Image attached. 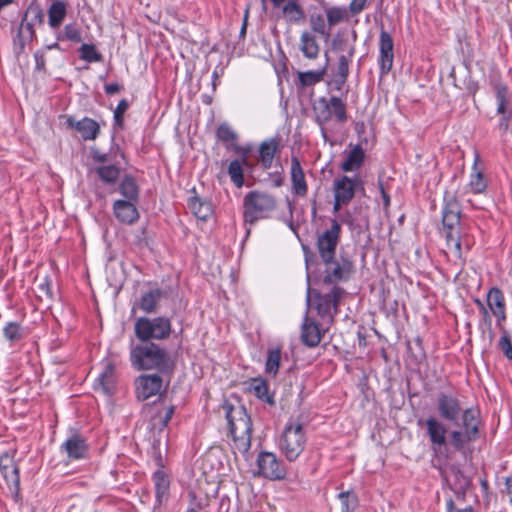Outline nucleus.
<instances>
[{
	"label": "nucleus",
	"instance_id": "1",
	"mask_svg": "<svg viewBox=\"0 0 512 512\" xmlns=\"http://www.w3.org/2000/svg\"><path fill=\"white\" fill-rule=\"evenodd\" d=\"M131 366L140 370H157L160 373L173 372L175 363L169 352L152 341H141L132 345L129 353Z\"/></svg>",
	"mask_w": 512,
	"mask_h": 512
},
{
	"label": "nucleus",
	"instance_id": "2",
	"mask_svg": "<svg viewBox=\"0 0 512 512\" xmlns=\"http://www.w3.org/2000/svg\"><path fill=\"white\" fill-rule=\"evenodd\" d=\"M442 224L449 254L464 262L461 240V205L455 193L446 191L443 197Z\"/></svg>",
	"mask_w": 512,
	"mask_h": 512
},
{
	"label": "nucleus",
	"instance_id": "3",
	"mask_svg": "<svg viewBox=\"0 0 512 512\" xmlns=\"http://www.w3.org/2000/svg\"><path fill=\"white\" fill-rule=\"evenodd\" d=\"M226 419L234 453L246 456L251 447L252 421L244 406H226Z\"/></svg>",
	"mask_w": 512,
	"mask_h": 512
},
{
	"label": "nucleus",
	"instance_id": "4",
	"mask_svg": "<svg viewBox=\"0 0 512 512\" xmlns=\"http://www.w3.org/2000/svg\"><path fill=\"white\" fill-rule=\"evenodd\" d=\"M312 111L325 142L328 140L327 126L332 122L343 124L348 119L347 104L337 96L319 97L313 102Z\"/></svg>",
	"mask_w": 512,
	"mask_h": 512
},
{
	"label": "nucleus",
	"instance_id": "5",
	"mask_svg": "<svg viewBox=\"0 0 512 512\" xmlns=\"http://www.w3.org/2000/svg\"><path fill=\"white\" fill-rule=\"evenodd\" d=\"M307 434L302 422L290 419L277 439V447L285 459L295 462L305 450Z\"/></svg>",
	"mask_w": 512,
	"mask_h": 512
},
{
	"label": "nucleus",
	"instance_id": "6",
	"mask_svg": "<svg viewBox=\"0 0 512 512\" xmlns=\"http://www.w3.org/2000/svg\"><path fill=\"white\" fill-rule=\"evenodd\" d=\"M276 199L273 195L263 191H250L243 199V219L245 224H254L259 220L267 219L276 208Z\"/></svg>",
	"mask_w": 512,
	"mask_h": 512
},
{
	"label": "nucleus",
	"instance_id": "7",
	"mask_svg": "<svg viewBox=\"0 0 512 512\" xmlns=\"http://www.w3.org/2000/svg\"><path fill=\"white\" fill-rule=\"evenodd\" d=\"M460 417V428L452 430L449 436L453 448L461 452L470 443L478 440L481 420L479 411L472 407L464 409Z\"/></svg>",
	"mask_w": 512,
	"mask_h": 512
},
{
	"label": "nucleus",
	"instance_id": "8",
	"mask_svg": "<svg viewBox=\"0 0 512 512\" xmlns=\"http://www.w3.org/2000/svg\"><path fill=\"white\" fill-rule=\"evenodd\" d=\"M417 424L425 427V432L433 454L436 457L447 459L449 457L447 426L434 416H430L425 420L419 419Z\"/></svg>",
	"mask_w": 512,
	"mask_h": 512
},
{
	"label": "nucleus",
	"instance_id": "9",
	"mask_svg": "<svg viewBox=\"0 0 512 512\" xmlns=\"http://www.w3.org/2000/svg\"><path fill=\"white\" fill-rule=\"evenodd\" d=\"M134 331L140 341L163 340L171 334V321L166 317H140L135 322Z\"/></svg>",
	"mask_w": 512,
	"mask_h": 512
},
{
	"label": "nucleus",
	"instance_id": "10",
	"mask_svg": "<svg viewBox=\"0 0 512 512\" xmlns=\"http://www.w3.org/2000/svg\"><path fill=\"white\" fill-rule=\"evenodd\" d=\"M256 466V475L271 481L283 480L287 475L285 464L273 452H259L256 458Z\"/></svg>",
	"mask_w": 512,
	"mask_h": 512
},
{
	"label": "nucleus",
	"instance_id": "11",
	"mask_svg": "<svg viewBox=\"0 0 512 512\" xmlns=\"http://www.w3.org/2000/svg\"><path fill=\"white\" fill-rule=\"evenodd\" d=\"M331 225L318 235L317 249L324 263H331L335 259L336 248L340 241L341 224L336 219H331Z\"/></svg>",
	"mask_w": 512,
	"mask_h": 512
},
{
	"label": "nucleus",
	"instance_id": "12",
	"mask_svg": "<svg viewBox=\"0 0 512 512\" xmlns=\"http://www.w3.org/2000/svg\"><path fill=\"white\" fill-rule=\"evenodd\" d=\"M43 21V10L39 6H28L19 24L14 42L23 48L35 36L34 25L42 24Z\"/></svg>",
	"mask_w": 512,
	"mask_h": 512
},
{
	"label": "nucleus",
	"instance_id": "13",
	"mask_svg": "<svg viewBox=\"0 0 512 512\" xmlns=\"http://www.w3.org/2000/svg\"><path fill=\"white\" fill-rule=\"evenodd\" d=\"M43 21V10L39 6H28L19 24L14 42L23 48L35 36L34 25L42 24Z\"/></svg>",
	"mask_w": 512,
	"mask_h": 512
},
{
	"label": "nucleus",
	"instance_id": "14",
	"mask_svg": "<svg viewBox=\"0 0 512 512\" xmlns=\"http://www.w3.org/2000/svg\"><path fill=\"white\" fill-rule=\"evenodd\" d=\"M345 291L339 286H333L327 293H317L315 295V306L318 315L322 319L333 320L338 314L339 302L344 296Z\"/></svg>",
	"mask_w": 512,
	"mask_h": 512
},
{
	"label": "nucleus",
	"instance_id": "15",
	"mask_svg": "<svg viewBox=\"0 0 512 512\" xmlns=\"http://www.w3.org/2000/svg\"><path fill=\"white\" fill-rule=\"evenodd\" d=\"M102 370L94 381L95 391H101L105 395H112L116 391L117 375L116 364L110 357L101 361Z\"/></svg>",
	"mask_w": 512,
	"mask_h": 512
},
{
	"label": "nucleus",
	"instance_id": "16",
	"mask_svg": "<svg viewBox=\"0 0 512 512\" xmlns=\"http://www.w3.org/2000/svg\"><path fill=\"white\" fill-rule=\"evenodd\" d=\"M135 395L140 401H145L162 390L163 379L158 374H141L135 379Z\"/></svg>",
	"mask_w": 512,
	"mask_h": 512
},
{
	"label": "nucleus",
	"instance_id": "17",
	"mask_svg": "<svg viewBox=\"0 0 512 512\" xmlns=\"http://www.w3.org/2000/svg\"><path fill=\"white\" fill-rule=\"evenodd\" d=\"M436 407L439 416L448 422L457 421L463 412L460 400L452 393H438Z\"/></svg>",
	"mask_w": 512,
	"mask_h": 512
},
{
	"label": "nucleus",
	"instance_id": "18",
	"mask_svg": "<svg viewBox=\"0 0 512 512\" xmlns=\"http://www.w3.org/2000/svg\"><path fill=\"white\" fill-rule=\"evenodd\" d=\"M394 43L392 36L385 31L381 30L379 36V55L378 64L381 75H387L393 66L394 61Z\"/></svg>",
	"mask_w": 512,
	"mask_h": 512
},
{
	"label": "nucleus",
	"instance_id": "19",
	"mask_svg": "<svg viewBox=\"0 0 512 512\" xmlns=\"http://www.w3.org/2000/svg\"><path fill=\"white\" fill-rule=\"evenodd\" d=\"M88 444L83 436L74 432L61 444L60 452L69 460H81L87 457Z\"/></svg>",
	"mask_w": 512,
	"mask_h": 512
},
{
	"label": "nucleus",
	"instance_id": "20",
	"mask_svg": "<svg viewBox=\"0 0 512 512\" xmlns=\"http://www.w3.org/2000/svg\"><path fill=\"white\" fill-rule=\"evenodd\" d=\"M325 265V283L333 284L339 281H347L353 272L352 262L345 258L338 261L333 259L331 263H325Z\"/></svg>",
	"mask_w": 512,
	"mask_h": 512
},
{
	"label": "nucleus",
	"instance_id": "21",
	"mask_svg": "<svg viewBox=\"0 0 512 512\" xmlns=\"http://www.w3.org/2000/svg\"><path fill=\"white\" fill-rule=\"evenodd\" d=\"M66 125L69 128L75 129L84 141H93L100 133V126L98 122L89 117L76 120L73 116H68L66 119Z\"/></svg>",
	"mask_w": 512,
	"mask_h": 512
},
{
	"label": "nucleus",
	"instance_id": "22",
	"mask_svg": "<svg viewBox=\"0 0 512 512\" xmlns=\"http://www.w3.org/2000/svg\"><path fill=\"white\" fill-rule=\"evenodd\" d=\"M359 185H361V181L357 176L349 177L342 175L335 178L333 181L334 198H339L349 203L353 199Z\"/></svg>",
	"mask_w": 512,
	"mask_h": 512
},
{
	"label": "nucleus",
	"instance_id": "23",
	"mask_svg": "<svg viewBox=\"0 0 512 512\" xmlns=\"http://www.w3.org/2000/svg\"><path fill=\"white\" fill-rule=\"evenodd\" d=\"M290 180L292 194L304 197L308 192V185L301 163L296 156L291 157Z\"/></svg>",
	"mask_w": 512,
	"mask_h": 512
},
{
	"label": "nucleus",
	"instance_id": "24",
	"mask_svg": "<svg viewBox=\"0 0 512 512\" xmlns=\"http://www.w3.org/2000/svg\"><path fill=\"white\" fill-rule=\"evenodd\" d=\"M279 8L287 24L302 25L306 22V13L299 0H285Z\"/></svg>",
	"mask_w": 512,
	"mask_h": 512
},
{
	"label": "nucleus",
	"instance_id": "25",
	"mask_svg": "<svg viewBox=\"0 0 512 512\" xmlns=\"http://www.w3.org/2000/svg\"><path fill=\"white\" fill-rule=\"evenodd\" d=\"M137 201L131 200H116L113 204V212L115 217L122 223L132 224L139 218V213L136 208Z\"/></svg>",
	"mask_w": 512,
	"mask_h": 512
},
{
	"label": "nucleus",
	"instance_id": "26",
	"mask_svg": "<svg viewBox=\"0 0 512 512\" xmlns=\"http://www.w3.org/2000/svg\"><path fill=\"white\" fill-rule=\"evenodd\" d=\"M0 471L6 483L15 491H18L20 485L19 469L12 456L4 454L0 457Z\"/></svg>",
	"mask_w": 512,
	"mask_h": 512
},
{
	"label": "nucleus",
	"instance_id": "27",
	"mask_svg": "<svg viewBox=\"0 0 512 512\" xmlns=\"http://www.w3.org/2000/svg\"><path fill=\"white\" fill-rule=\"evenodd\" d=\"M487 305L490 312L496 317L498 324L506 319V304L502 291L492 287L487 293Z\"/></svg>",
	"mask_w": 512,
	"mask_h": 512
},
{
	"label": "nucleus",
	"instance_id": "28",
	"mask_svg": "<svg viewBox=\"0 0 512 512\" xmlns=\"http://www.w3.org/2000/svg\"><path fill=\"white\" fill-rule=\"evenodd\" d=\"M281 139L272 137L264 140L259 146V162L264 169H270L273 165L274 157L280 152Z\"/></svg>",
	"mask_w": 512,
	"mask_h": 512
},
{
	"label": "nucleus",
	"instance_id": "29",
	"mask_svg": "<svg viewBox=\"0 0 512 512\" xmlns=\"http://www.w3.org/2000/svg\"><path fill=\"white\" fill-rule=\"evenodd\" d=\"M152 480L155 487V506L160 507L166 503L170 496V479L163 470L153 473Z\"/></svg>",
	"mask_w": 512,
	"mask_h": 512
},
{
	"label": "nucleus",
	"instance_id": "30",
	"mask_svg": "<svg viewBox=\"0 0 512 512\" xmlns=\"http://www.w3.org/2000/svg\"><path fill=\"white\" fill-rule=\"evenodd\" d=\"M480 163V155L478 151H474V160L471 167V173L469 177V183L468 187L470 189V192L473 194H481L484 193L487 189V181L482 173V171L479 170Z\"/></svg>",
	"mask_w": 512,
	"mask_h": 512
},
{
	"label": "nucleus",
	"instance_id": "31",
	"mask_svg": "<svg viewBox=\"0 0 512 512\" xmlns=\"http://www.w3.org/2000/svg\"><path fill=\"white\" fill-rule=\"evenodd\" d=\"M234 150L237 153H240L243 155L242 159H235L230 162L228 165L227 173L230 177V180L232 183L237 187L241 188L244 185V169L243 165L247 163L246 160V151H243V149L237 145L234 146Z\"/></svg>",
	"mask_w": 512,
	"mask_h": 512
},
{
	"label": "nucleus",
	"instance_id": "32",
	"mask_svg": "<svg viewBox=\"0 0 512 512\" xmlns=\"http://www.w3.org/2000/svg\"><path fill=\"white\" fill-rule=\"evenodd\" d=\"M299 49L307 59H316L319 56L320 46L315 34L309 30L302 31L299 40Z\"/></svg>",
	"mask_w": 512,
	"mask_h": 512
},
{
	"label": "nucleus",
	"instance_id": "33",
	"mask_svg": "<svg viewBox=\"0 0 512 512\" xmlns=\"http://www.w3.org/2000/svg\"><path fill=\"white\" fill-rule=\"evenodd\" d=\"M322 338L321 331L316 322L306 315L302 324L301 339L308 347H316Z\"/></svg>",
	"mask_w": 512,
	"mask_h": 512
},
{
	"label": "nucleus",
	"instance_id": "34",
	"mask_svg": "<svg viewBox=\"0 0 512 512\" xmlns=\"http://www.w3.org/2000/svg\"><path fill=\"white\" fill-rule=\"evenodd\" d=\"M365 151L361 145L356 144L351 147L345 160L341 164V169L344 172H353L360 169L364 162Z\"/></svg>",
	"mask_w": 512,
	"mask_h": 512
},
{
	"label": "nucleus",
	"instance_id": "35",
	"mask_svg": "<svg viewBox=\"0 0 512 512\" xmlns=\"http://www.w3.org/2000/svg\"><path fill=\"white\" fill-rule=\"evenodd\" d=\"M47 13L49 26L53 29L59 28L67 15V3L64 0H54Z\"/></svg>",
	"mask_w": 512,
	"mask_h": 512
},
{
	"label": "nucleus",
	"instance_id": "36",
	"mask_svg": "<svg viewBox=\"0 0 512 512\" xmlns=\"http://www.w3.org/2000/svg\"><path fill=\"white\" fill-rule=\"evenodd\" d=\"M249 390L263 402L273 406L275 404L274 395L270 393L269 386L263 378H253L249 384Z\"/></svg>",
	"mask_w": 512,
	"mask_h": 512
},
{
	"label": "nucleus",
	"instance_id": "37",
	"mask_svg": "<svg viewBox=\"0 0 512 512\" xmlns=\"http://www.w3.org/2000/svg\"><path fill=\"white\" fill-rule=\"evenodd\" d=\"M324 11L329 29L349 20V12L345 6H327Z\"/></svg>",
	"mask_w": 512,
	"mask_h": 512
},
{
	"label": "nucleus",
	"instance_id": "38",
	"mask_svg": "<svg viewBox=\"0 0 512 512\" xmlns=\"http://www.w3.org/2000/svg\"><path fill=\"white\" fill-rule=\"evenodd\" d=\"M188 206L194 216L200 220H207L213 213L212 204L196 196L189 199Z\"/></svg>",
	"mask_w": 512,
	"mask_h": 512
},
{
	"label": "nucleus",
	"instance_id": "39",
	"mask_svg": "<svg viewBox=\"0 0 512 512\" xmlns=\"http://www.w3.org/2000/svg\"><path fill=\"white\" fill-rule=\"evenodd\" d=\"M162 296L160 289H153L144 293L139 300V308L145 313H153Z\"/></svg>",
	"mask_w": 512,
	"mask_h": 512
},
{
	"label": "nucleus",
	"instance_id": "40",
	"mask_svg": "<svg viewBox=\"0 0 512 512\" xmlns=\"http://www.w3.org/2000/svg\"><path fill=\"white\" fill-rule=\"evenodd\" d=\"M173 414L174 406L172 405L157 408V413L151 419L153 428H157L159 430L164 429L170 422Z\"/></svg>",
	"mask_w": 512,
	"mask_h": 512
},
{
	"label": "nucleus",
	"instance_id": "41",
	"mask_svg": "<svg viewBox=\"0 0 512 512\" xmlns=\"http://www.w3.org/2000/svg\"><path fill=\"white\" fill-rule=\"evenodd\" d=\"M352 58L353 56L349 55H340L338 58L337 73L334 80L335 84L337 85V89H341L347 80L349 74V64Z\"/></svg>",
	"mask_w": 512,
	"mask_h": 512
},
{
	"label": "nucleus",
	"instance_id": "42",
	"mask_svg": "<svg viewBox=\"0 0 512 512\" xmlns=\"http://www.w3.org/2000/svg\"><path fill=\"white\" fill-rule=\"evenodd\" d=\"M331 49L334 52L342 53L341 55H349L354 56L355 53V45L354 43H350L349 40L337 33L331 40Z\"/></svg>",
	"mask_w": 512,
	"mask_h": 512
},
{
	"label": "nucleus",
	"instance_id": "43",
	"mask_svg": "<svg viewBox=\"0 0 512 512\" xmlns=\"http://www.w3.org/2000/svg\"><path fill=\"white\" fill-rule=\"evenodd\" d=\"M119 192L125 198L124 200L137 201L139 196V189L132 177L126 176L120 186Z\"/></svg>",
	"mask_w": 512,
	"mask_h": 512
},
{
	"label": "nucleus",
	"instance_id": "44",
	"mask_svg": "<svg viewBox=\"0 0 512 512\" xmlns=\"http://www.w3.org/2000/svg\"><path fill=\"white\" fill-rule=\"evenodd\" d=\"M79 58L88 63L101 62L103 59L102 54L97 50L94 44L84 43L78 49Z\"/></svg>",
	"mask_w": 512,
	"mask_h": 512
},
{
	"label": "nucleus",
	"instance_id": "45",
	"mask_svg": "<svg viewBox=\"0 0 512 512\" xmlns=\"http://www.w3.org/2000/svg\"><path fill=\"white\" fill-rule=\"evenodd\" d=\"M309 23L311 27V31L313 34H319L324 38H328L330 36V29L327 27L325 23L324 16L322 14H312L309 17Z\"/></svg>",
	"mask_w": 512,
	"mask_h": 512
},
{
	"label": "nucleus",
	"instance_id": "46",
	"mask_svg": "<svg viewBox=\"0 0 512 512\" xmlns=\"http://www.w3.org/2000/svg\"><path fill=\"white\" fill-rule=\"evenodd\" d=\"M324 74V69L299 72L298 80L302 87L313 86L323 79Z\"/></svg>",
	"mask_w": 512,
	"mask_h": 512
},
{
	"label": "nucleus",
	"instance_id": "47",
	"mask_svg": "<svg viewBox=\"0 0 512 512\" xmlns=\"http://www.w3.org/2000/svg\"><path fill=\"white\" fill-rule=\"evenodd\" d=\"M280 362L281 350L279 348L269 350L265 363V372L268 375L276 376L279 370Z\"/></svg>",
	"mask_w": 512,
	"mask_h": 512
},
{
	"label": "nucleus",
	"instance_id": "48",
	"mask_svg": "<svg viewBox=\"0 0 512 512\" xmlns=\"http://www.w3.org/2000/svg\"><path fill=\"white\" fill-rule=\"evenodd\" d=\"M497 113L500 115H508L509 94L508 89L504 85L496 87Z\"/></svg>",
	"mask_w": 512,
	"mask_h": 512
},
{
	"label": "nucleus",
	"instance_id": "49",
	"mask_svg": "<svg viewBox=\"0 0 512 512\" xmlns=\"http://www.w3.org/2000/svg\"><path fill=\"white\" fill-rule=\"evenodd\" d=\"M99 178L106 183L113 184L118 178L120 171L115 165L100 166L96 170Z\"/></svg>",
	"mask_w": 512,
	"mask_h": 512
},
{
	"label": "nucleus",
	"instance_id": "50",
	"mask_svg": "<svg viewBox=\"0 0 512 512\" xmlns=\"http://www.w3.org/2000/svg\"><path fill=\"white\" fill-rule=\"evenodd\" d=\"M474 303L477 305L479 312L481 314V319L479 321V328L483 331L486 329L489 333L492 332V319L490 315V310L487 308L484 303L480 299H475Z\"/></svg>",
	"mask_w": 512,
	"mask_h": 512
},
{
	"label": "nucleus",
	"instance_id": "51",
	"mask_svg": "<svg viewBox=\"0 0 512 512\" xmlns=\"http://www.w3.org/2000/svg\"><path fill=\"white\" fill-rule=\"evenodd\" d=\"M58 40H69L75 43L81 42V32L74 23H69L64 26L62 35L57 37Z\"/></svg>",
	"mask_w": 512,
	"mask_h": 512
},
{
	"label": "nucleus",
	"instance_id": "52",
	"mask_svg": "<svg viewBox=\"0 0 512 512\" xmlns=\"http://www.w3.org/2000/svg\"><path fill=\"white\" fill-rule=\"evenodd\" d=\"M338 498L341 501V512H354L357 506V497L350 491L339 493Z\"/></svg>",
	"mask_w": 512,
	"mask_h": 512
},
{
	"label": "nucleus",
	"instance_id": "53",
	"mask_svg": "<svg viewBox=\"0 0 512 512\" xmlns=\"http://www.w3.org/2000/svg\"><path fill=\"white\" fill-rule=\"evenodd\" d=\"M216 137L224 143H233L237 140V134L226 123H223L218 127Z\"/></svg>",
	"mask_w": 512,
	"mask_h": 512
},
{
	"label": "nucleus",
	"instance_id": "54",
	"mask_svg": "<svg viewBox=\"0 0 512 512\" xmlns=\"http://www.w3.org/2000/svg\"><path fill=\"white\" fill-rule=\"evenodd\" d=\"M3 334L10 342L19 340L22 337L20 324L16 322H8L3 328Z\"/></svg>",
	"mask_w": 512,
	"mask_h": 512
},
{
	"label": "nucleus",
	"instance_id": "55",
	"mask_svg": "<svg viewBox=\"0 0 512 512\" xmlns=\"http://www.w3.org/2000/svg\"><path fill=\"white\" fill-rule=\"evenodd\" d=\"M498 347L508 360H512V341L507 332L501 335L498 341Z\"/></svg>",
	"mask_w": 512,
	"mask_h": 512
},
{
	"label": "nucleus",
	"instance_id": "56",
	"mask_svg": "<svg viewBox=\"0 0 512 512\" xmlns=\"http://www.w3.org/2000/svg\"><path fill=\"white\" fill-rule=\"evenodd\" d=\"M38 291L40 297H46L47 299L53 298L52 281L48 276L42 278L38 285Z\"/></svg>",
	"mask_w": 512,
	"mask_h": 512
},
{
	"label": "nucleus",
	"instance_id": "57",
	"mask_svg": "<svg viewBox=\"0 0 512 512\" xmlns=\"http://www.w3.org/2000/svg\"><path fill=\"white\" fill-rule=\"evenodd\" d=\"M129 107V103L126 99H122L117 104L114 110V122L116 125L121 126L123 123V115Z\"/></svg>",
	"mask_w": 512,
	"mask_h": 512
},
{
	"label": "nucleus",
	"instance_id": "58",
	"mask_svg": "<svg viewBox=\"0 0 512 512\" xmlns=\"http://www.w3.org/2000/svg\"><path fill=\"white\" fill-rule=\"evenodd\" d=\"M368 0H351L349 4V10L353 15H357L362 12L367 4Z\"/></svg>",
	"mask_w": 512,
	"mask_h": 512
},
{
	"label": "nucleus",
	"instance_id": "59",
	"mask_svg": "<svg viewBox=\"0 0 512 512\" xmlns=\"http://www.w3.org/2000/svg\"><path fill=\"white\" fill-rule=\"evenodd\" d=\"M447 512H475L471 506L465 507L463 509H455L454 501L452 498H449L446 501Z\"/></svg>",
	"mask_w": 512,
	"mask_h": 512
},
{
	"label": "nucleus",
	"instance_id": "60",
	"mask_svg": "<svg viewBox=\"0 0 512 512\" xmlns=\"http://www.w3.org/2000/svg\"><path fill=\"white\" fill-rule=\"evenodd\" d=\"M121 85L116 82L108 83L104 85V91L107 95H113L121 90Z\"/></svg>",
	"mask_w": 512,
	"mask_h": 512
},
{
	"label": "nucleus",
	"instance_id": "61",
	"mask_svg": "<svg viewBox=\"0 0 512 512\" xmlns=\"http://www.w3.org/2000/svg\"><path fill=\"white\" fill-rule=\"evenodd\" d=\"M511 113H508V115H503L499 121V128L503 130V132H506L509 128V121H510Z\"/></svg>",
	"mask_w": 512,
	"mask_h": 512
},
{
	"label": "nucleus",
	"instance_id": "62",
	"mask_svg": "<svg viewBox=\"0 0 512 512\" xmlns=\"http://www.w3.org/2000/svg\"><path fill=\"white\" fill-rule=\"evenodd\" d=\"M505 486L507 494L509 495V502L512 505V476L505 479Z\"/></svg>",
	"mask_w": 512,
	"mask_h": 512
},
{
	"label": "nucleus",
	"instance_id": "63",
	"mask_svg": "<svg viewBox=\"0 0 512 512\" xmlns=\"http://www.w3.org/2000/svg\"><path fill=\"white\" fill-rule=\"evenodd\" d=\"M348 202L344 201V200H341L339 198H334V203H333V212L334 213H337L342 206L344 205H347Z\"/></svg>",
	"mask_w": 512,
	"mask_h": 512
},
{
	"label": "nucleus",
	"instance_id": "64",
	"mask_svg": "<svg viewBox=\"0 0 512 512\" xmlns=\"http://www.w3.org/2000/svg\"><path fill=\"white\" fill-rule=\"evenodd\" d=\"M380 191H381V195H382V198H383V204L385 207H388L389 204H390V197L389 195L385 192L383 186L381 185L380 186Z\"/></svg>",
	"mask_w": 512,
	"mask_h": 512
}]
</instances>
